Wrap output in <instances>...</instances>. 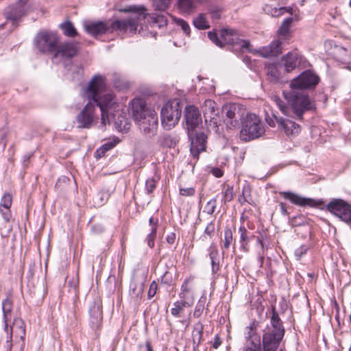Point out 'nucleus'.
Masks as SVG:
<instances>
[{"instance_id":"nucleus-56","label":"nucleus","mask_w":351,"mask_h":351,"mask_svg":"<svg viewBox=\"0 0 351 351\" xmlns=\"http://www.w3.org/2000/svg\"><path fill=\"white\" fill-rule=\"evenodd\" d=\"M212 272L216 274L219 270V262L218 260L211 261Z\"/></svg>"},{"instance_id":"nucleus-55","label":"nucleus","mask_w":351,"mask_h":351,"mask_svg":"<svg viewBox=\"0 0 351 351\" xmlns=\"http://www.w3.org/2000/svg\"><path fill=\"white\" fill-rule=\"evenodd\" d=\"M116 143L113 142H108L104 143L103 145H101L100 147L105 152H108L110 149H112Z\"/></svg>"},{"instance_id":"nucleus-28","label":"nucleus","mask_w":351,"mask_h":351,"mask_svg":"<svg viewBox=\"0 0 351 351\" xmlns=\"http://www.w3.org/2000/svg\"><path fill=\"white\" fill-rule=\"evenodd\" d=\"M239 232L240 234L241 248L243 251L247 252L249 251L248 244L252 238H254L255 236L250 234V232L247 230L245 227L240 226L239 228Z\"/></svg>"},{"instance_id":"nucleus-8","label":"nucleus","mask_w":351,"mask_h":351,"mask_svg":"<svg viewBox=\"0 0 351 351\" xmlns=\"http://www.w3.org/2000/svg\"><path fill=\"white\" fill-rule=\"evenodd\" d=\"M79 51V43L73 41H59L52 56V60H58L59 62H64L76 56Z\"/></svg>"},{"instance_id":"nucleus-44","label":"nucleus","mask_w":351,"mask_h":351,"mask_svg":"<svg viewBox=\"0 0 351 351\" xmlns=\"http://www.w3.org/2000/svg\"><path fill=\"white\" fill-rule=\"evenodd\" d=\"M223 11L222 8L219 6H213L209 9V12L213 20H218L221 18V14Z\"/></svg>"},{"instance_id":"nucleus-6","label":"nucleus","mask_w":351,"mask_h":351,"mask_svg":"<svg viewBox=\"0 0 351 351\" xmlns=\"http://www.w3.org/2000/svg\"><path fill=\"white\" fill-rule=\"evenodd\" d=\"M241 123L243 125L240 132V136L244 141H250L257 138L264 134V128L259 117L255 114H247Z\"/></svg>"},{"instance_id":"nucleus-11","label":"nucleus","mask_w":351,"mask_h":351,"mask_svg":"<svg viewBox=\"0 0 351 351\" xmlns=\"http://www.w3.org/2000/svg\"><path fill=\"white\" fill-rule=\"evenodd\" d=\"M188 136L191 141V154L194 158L197 160L199 154L206 150L207 136L203 132L192 130L188 132Z\"/></svg>"},{"instance_id":"nucleus-32","label":"nucleus","mask_w":351,"mask_h":351,"mask_svg":"<svg viewBox=\"0 0 351 351\" xmlns=\"http://www.w3.org/2000/svg\"><path fill=\"white\" fill-rule=\"evenodd\" d=\"M193 25L198 29H207L210 28L209 23L204 14H199L198 16L193 19Z\"/></svg>"},{"instance_id":"nucleus-19","label":"nucleus","mask_w":351,"mask_h":351,"mask_svg":"<svg viewBox=\"0 0 351 351\" xmlns=\"http://www.w3.org/2000/svg\"><path fill=\"white\" fill-rule=\"evenodd\" d=\"M279 194L285 199L289 200L291 203L299 206H308L310 207H315L317 206L315 199L302 197L291 191H280L279 192Z\"/></svg>"},{"instance_id":"nucleus-25","label":"nucleus","mask_w":351,"mask_h":351,"mask_svg":"<svg viewBox=\"0 0 351 351\" xmlns=\"http://www.w3.org/2000/svg\"><path fill=\"white\" fill-rule=\"evenodd\" d=\"M272 116L287 135H295L300 132V126L299 124L289 119L279 118L275 114H273Z\"/></svg>"},{"instance_id":"nucleus-9","label":"nucleus","mask_w":351,"mask_h":351,"mask_svg":"<svg viewBox=\"0 0 351 351\" xmlns=\"http://www.w3.org/2000/svg\"><path fill=\"white\" fill-rule=\"evenodd\" d=\"M223 112L226 114L228 121L227 125L230 128H236L244 119L245 109L237 104H228L223 107Z\"/></svg>"},{"instance_id":"nucleus-52","label":"nucleus","mask_w":351,"mask_h":351,"mask_svg":"<svg viewBox=\"0 0 351 351\" xmlns=\"http://www.w3.org/2000/svg\"><path fill=\"white\" fill-rule=\"evenodd\" d=\"M215 226L213 221L210 222L205 228L204 233L211 237L215 232Z\"/></svg>"},{"instance_id":"nucleus-41","label":"nucleus","mask_w":351,"mask_h":351,"mask_svg":"<svg viewBox=\"0 0 351 351\" xmlns=\"http://www.w3.org/2000/svg\"><path fill=\"white\" fill-rule=\"evenodd\" d=\"M217 207V197L211 199L205 206V210L208 215H213Z\"/></svg>"},{"instance_id":"nucleus-20","label":"nucleus","mask_w":351,"mask_h":351,"mask_svg":"<svg viewBox=\"0 0 351 351\" xmlns=\"http://www.w3.org/2000/svg\"><path fill=\"white\" fill-rule=\"evenodd\" d=\"M193 278H186L182 283L179 297L181 301L184 303L187 304L188 306H191L195 301V294L193 290V286L192 285V280Z\"/></svg>"},{"instance_id":"nucleus-16","label":"nucleus","mask_w":351,"mask_h":351,"mask_svg":"<svg viewBox=\"0 0 351 351\" xmlns=\"http://www.w3.org/2000/svg\"><path fill=\"white\" fill-rule=\"evenodd\" d=\"M130 111L136 123L143 119L144 117L149 116L151 112H155L147 108L145 101L140 98H135L131 101Z\"/></svg>"},{"instance_id":"nucleus-39","label":"nucleus","mask_w":351,"mask_h":351,"mask_svg":"<svg viewBox=\"0 0 351 351\" xmlns=\"http://www.w3.org/2000/svg\"><path fill=\"white\" fill-rule=\"evenodd\" d=\"M143 285L138 287L136 284L130 285V295L138 300L143 293Z\"/></svg>"},{"instance_id":"nucleus-1","label":"nucleus","mask_w":351,"mask_h":351,"mask_svg":"<svg viewBox=\"0 0 351 351\" xmlns=\"http://www.w3.org/2000/svg\"><path fill=\"white\" fill-rule=\"evenodd\" d=\"M319 80V77L315 72L304 71L291 81L289 91H283L288 106L276 96L274 101L284 114L302 120L304 112L316 108L315 101L309 97L306 90L314 89Z\"/></svg>"},{"instance_id":"nucleus-3","label":"nucleus","mask_w":351,"mask_h":351,"mask_svg":"<svg viewBox=\"0 0 351 351\" xmlns=\"http://www.w3.org/2000/svg\"><path fill=\"white\" fill-rule=\"evenodd\" d=\"M105 78L99 75H95L85 90V96L93 100L101 112V124H110L108 110L116 105L115 95L112 91L106 90Z\"/></svg>"},{"instance_id":"nucleus-43","label":"nucleus","mask_w":351,"mask_h":351,"mask_svg":"<svg viewBox=\"0 0 351 351\" xmlns=\"http://www.w3.org/2000/svg\"><path fill=\"white\" fill-rule=\"evenodd\" d=\"M176 23L178 26L180 27L184 34L189 36L191 34V28L189 23L182 19H176Z\"/></svg>"},{"instance_id":"nucleus-21","label":"nucleus","mask_w":351,"mask_h":351,"mask_svg":"<svg viewBox=\"0 0 351 351\" xmlns=\"http://www.w3.org/2000/svg\"><path fill=\"white\" fill-rule=\"evenodd\" d=\"M90 323L93 328H99L103 321L102 303L100 300L94 301L89 307Z\"/></svg>"},{"instance_id":"nucleus-35","label":"nucleus","mask_w":351,"mask_h":351,"mask_svg":"<svg viewBox=\"0 0 351 351\" xmlns=\"http://www.w3.org/2000/svg\"><path fill=\"white\" fill-rule=\"evenodd\" d=\"M267 74L271 82H278L280 79V72L276 65L270 64L267 67Z\"/></svg>"},{"instance_id":"nucleus-45","label":"nucleus","mask_w":351,"mask_h":351,"mask_svg":"<svg viewBox=\"0 0 351 351\" xmlns=\"http://www.w3.org/2000/svg\"><path fill=\"white\" fill-rule=\"evenodd\" d=\"M306 219L304 215H299L290 219V223L293 226H299L305 223Z\"/></svg>"},{"instance_id":"nucleus-46","label":"nucleus","mask_w":351,"mask_h":351,"mask_svg":"<svg viewBox=\"0 0 351 351\" xmlns=\"http://www.w3.org/2000/svg\"><path fill=\"white\" fill-rule=\"evenodd\" d=\"M208 37L217 46H219L220 47H223L224 46L223 43L220 40V39L219 38L216 32H208Z\"/></svg>"},{"instance_id":"nucleus-47","label":"nucleus","mask_w":351,"mask_h":351,"mask_svg":"<svg viewBox=\"0 0 351 351\" xmlns=\"http://www.w3.org/2000/svg\"><path fill=\"white\" fill-rule=\"evenodd\" d=\"M233 188L228 186L226 191L223 192V201L226 204V202H230L233 199Z\"/></svg>"},{"instance_id":"nucleus-62","label":"nucleus","mask_w":351,"mask_h":351,"mask_svg":"<svg viewBox=\"0 0 351 351\" xmlns=\"http://www.w3.org/2000/svg\"><path fill=\"white\" fill-rule=\"evenodd\" d=\"M265 121L271 127L275 126V121L272 118H270L269 116L265 117Z\"/></svg>"},{"instance_id":"nucleus-34","label":"nucleus","mask_w":351,"mask_h":351,"mask_svg":"<svg viewBox=\"0 0 351 351\" xmlns=\"http://www.w3.org/2000/svg\"><path fill=\"white\" fill-rule=\"evenodd\" d=\"M13 326L14 328H16V327L19 328V329L20 330L21 339L22 343L20 346L19 351H23L24 346H25L24 340H25V328L24 323L21 319H18V318L14 319V322H13Z\"/></svg>"},{"instance_id":"nucleus-42","label":"nucleus","mask_w":351,"mask_h":351,"mask_svg":"<svg viewBox=\"0 0 351 351\" xmlns=\"http://www.w3.org/2000/svg\"><path fill=\"white\" fill-rule=\"evenodd\" d=\"M156 225L154 224V226L152 228L151 231L148 234L147 239H146L147 245L151 248L154 247V240L156 238Z\"/></svg>"},{"instance_id":"nucleus-49","label":"nucleus","mask_w":351,"mask_h":351,"mask_svg":"<svg viewBox=\"0 0 351 351\" xmlns=\"http://www.w3.org/2000/svg\"><path fill=\"white\" fill-rule=\"evenodd\" d=\"M8 130L7 129H1L0 130V144L2 145L3 149H4L7 145V136Z\"/></svg>"},{"instance_id":"nucleus-23","label":"nucleus","mask_w":351,"mask_h":351,"mask_svg":"<svg viewBox=\"0 0 351 351\" xmlns=\"http://www.w3.org/2000/svg\"><path fill=\"white\" fill-rule=\"evenodd\" d=\"M12 300H10L9 298L5 299L2 302V310H3V319H4V322H5V330L7 332L8 335H10L8 337L9 339H8L7 341H6L8 349L10 351H11V349H12V344L11 343L12 335V327L10 328V331L9 332L8 322V320L10 319V314H11V312H12Z\"/></svg>"},{"instance_id":"nucleus-26","label":"nucleus","mask_w":351,"mask_h":351,"mask_svg":"<svg viewBox=\"0 0 351 351\" xmlns=\"http://www.w3.org/2000/svg\"><path fill=\"white\" fill-rule=\"evenodd\" d=\"M12 204V196L9 193L3 194L0 202V211L3 218L6 221H9L12 214L10 212V207Z\"/></svg>"},{"instance_id":"nucleus-24","label":"nucleus","mask_w":351,"mask_h":351,"mask_svg":"<svg viewBox=\"0 0 351 351\" xmlns=\"http://www.w3.org/2000/svg\"><path fill=\"white\" fill-rule=\"evenodd\" d=\"M264 330L285 334L282 322L274 305L271 306L270 326H267Z\"/></svg>"},{"instance_id":"nucleus-15","label":"nucleus","mask_w":351,"mask_h":351,"mask_svg":"<svg viewBox=\"0 0 351 351\" xmlns=\"http://www.w3.org/2000/svg\"><path fill=\"white\" fill-rule=\"evenodd\" d=\"M221 36L224 42L231 45H239L241 49H246L250 52L252 51L250 42L241 38L236 29H225L221 32Z\"/></svg>"},{"instance_id":"nucleus-58","label":"nucleus","mask_w":351,"mask_h":351,"mask_svg":"<svg viewBox=\"0 0 351 351\" xmlns=\"http://www.w3.org/2000/svg\"><path fill=\"white\" fill-rule=\"evenodd\" d=\"M279 206H280V211H281V213L283 215H289V213L287 211V206L285 205V203L283 202H280L279 203Z\"/></svg>"},{"instance_id":"nucleus-33","label":"nucleus","mask_w":351,"mask_h":351,"mask_svg":"<svg viewBox=\"0 0 351 351\" xmlns=\"http://www.w3.org/2000/svg\"><path fill=\"white\" fill-rule=\"evenodd\" d=\"M188 306L187 304L184 303L183 301H177L174 302L173 307L171 308V314L175 317H181L184 308Z\"/></svg>"},{"instance_id":"nucleus-27","label":"nucleus","mask_w":351,"mask_h":351,"mask_svg":"<svg viewBox=\"0 0 351 351\" xmlns=\"http://www.w3.org/2000/svg\"><path fill=\"white\" fill-rule=\"evenodd\" d=\"M202 110L206 122L212 121L215 119L218 111L216 108V103L211 99L205 100Z\"/></svg>"},{"instance_id":"nucleus-29","label":"nucleus","mask_w":351,"mask_h":351,"mask_svg":"<svg viewBox=\"0 0 351 351\" xmlns=\"http://www.w3.org/2000/svg\"><path fill=\"white\" fill-rule=\"evenodd\" d=\"M204 332V326L201 322L195 324L192 332L193 343L194 347H198L200 344Z\"/></svg>"},{"instance_id":"nucleus-7","label":"nucleus","mask_w":351,"mask_h":351,"mask_svg":"<svg viewBox=\"0 0 351 351\" xmlns=\"http://www.w3.org/2000/svg\"><path fill=\"white\" fill-rule=\"evenodd\" d=\"M59 41V35L52 31H40L34 38V44L40 52L52 56Z\"/></svg>"},{"instance_id":"nucleus-64","label":"nucleus","mask_w":351,"mask_h":351,"mask_svg":"<svg viewBox=\"0 0 351 351\" xmlns=\"http://www.w3.org/2000/svg\"><path fill=\"white\" fill-rule=\"evenodd\" d=\"M145 347L147 348V351H154L153 348H152V346L151 345V343L150 341H147L145 342Z\"/></svg>"},{"instance_id":"nucleus-13","label":"nucleus","mask_w":351,"mask_h":351,"mask_svg":"<svg viewBox=\"0 0 351 351\" xmlns=\"http://www.w3.org/2000/svg\"><path fill=\"white\" fill-rule=\"evenodd\" d=\"M136 123L141 134L147 138H152L157 134L158 121L156 112H151L149 115L144 117Z\"/></svg>"},{"instance_id":"nucleus-50","label":"nucleus","mask_w":351,"mask_h":351,"mask_svg":"<svg viewBox=\"0 0 351 351\" xmlns=\"http://www.w3.org/2000/svg\"><path fill=\"white\" fill-rule=\"evenodd\" d=\"M157 289H158V285L156 282V281H153L149 286V289L148 293H147V296H148L149 299H151L156 295Z\"/></svg>"},{"instance_id":"nucleus-57","label":"nucleus","mask_w":351,"mask_h":351,"mask_svg":"<svg viewBox=\"0 0 351 351\" xmlns=\"http://www.w3.org/2000/svg\"><path fill=\"white\" fill-rule=\"evenodd\" d=\"M166 241L169 244L174 243L176 241V234L174 232H171L170 234H167Z\"/></svg>"},{"instance_id":"nucleus-22","label":"nucleus","mask_w":351,"mask_h":351,"mask_svg":"<svg viewBox=\"0 0 351 351\" xmlns=\"http://www.w3.org/2000/svg\"><path fill=\"white\" fill-rule=\"evenodd\" d=\"M254 323L247 327L246 334V345L243 351H261L263 349L260 339H256V331L254 330Z\"/></svg>"},{"instance_id":"nucleus-10","label":"nucleus","mask_w":351,"mask_h":351,"mask_svg":"<svg viewBox=\"0 0 351 351\" xmlns=\"http://www.w3.org/2000/svg\"><path fill=\"white\" fill-rule=\"evenodd\" d=\"M327 210L338 217L341 221L348 224H351V205L342 199H337L329 202Z\"/></svg>"},{"instance_id":"nucleus-12","label":"nucleus","mask_w":351,"mask_h":351,"mask_svg":"<svg viewBox=\"0 0 351 351\" xmlns=\"http://www.w3.org/2000/svg\"><path fill=\"white\" fill-rule=\"evenodd\" d=\"M96 108L90 102L88 103L76 116L75 120L79 128H90L97 119Z\"/></svg>"},{"instance_id":"nucleus-5","label":"nucleus","mask_w":351,"mask_h":351,"mask_svg":"<svg viewBox=\"0 0 351 351\" xmlns=\"http://www.w3.org/2000/svg\"><path fill=\"white\" fill-rule=\"evenodd\" d=\"M183 108V103L179 99L167 101L160 111L161 121L164 128L170 130L179 121Z\"/></svg>"},{"instance_id":"nucleus-18","label":"nucleus","mask_w":351,"mask_h":351,"mask_svg":"<svg viewBox=\"0 0 351 351\" xmlns=\"http://www.w3.org/2000/svg\"><path fill=\"white\" fill-rule=\"evenodd\" d=\"M304 60V58L298 50L289 51L282 58V62L285 66V70L287 73L291 72L296 67L300 66Z\"/></svg>"},{"instance_id":"nucleus-31","label":"nucleus","mask_w":351,"mask_h":351,"mask_svg":"<svg viewBox=\"0 0 351 351\" xmlns=\"http://www.w3.org/2000/svg\"><path fill=\"white\" fill-rule=\"evenodd\" d=\"M178 6L181 12L190 14L195 9L193 0H178Z\"/></svg>"},{"instance_id":"nucleus-54","label":"nucleus","mask_w":351,"mask_h":351,"mask_svg":"<svg viewBox=\"0 0 351 351\" xmlns=\"http://www.w3.org/2000/svg\"><path fill=\"white\" fill-rule=\"evenodd\" d=\"M209 257L210 261L218 260V250L215 247L210 246L209 252Z\"/></svg>"},{"instance_id":"nucleus-14","label":"nucleus","mask_w":351,"mask_h":351,"mask_svg":"<svg viewBox=\"0 0 351 351\" xmlns=\"http://www.w3.org/2000/svg\"><path fill=\"white\" fill-rule=\"evenodd\" d=\"M27 2L28 0H18L14 4L6 9L5 17L7 19L12 21L14 25H16L17 21L29 12Z\"/></svg>"},{"instance_id":"nucleus-59","label":"nucleus","mask_w":351,"mask_h":351,"mask_svg":"<svg viewBox=\"0 0 351 351\" xmlns=\"http://www.w3.org/2000/svg\"><path fill=\"white\" fill-rule=\"evenodd\" d=\"M106 152L101 148L99 147V149H97L95 152V157L96 158L99 159V158H102L103 156H104Z\"/></svg>"},{"instance_id":"nucleus-61","label":"nucleus","mask_w":351,"mask_h":351,"mask_svg":"<svg viewBox=\"0 0 351 351\" xmlns=\"http://www.w3.org/2000/svg\"><path fill=\"white\" fill-rule=\"evenodd\" d=\"M221 341L219 337L217 336L215 339V341L213 344V347L214 348L217 349L219 348V346L221 345Z\"/></svg>"},{"instance_id":"nucleus-38","label":"nucleus","mask_w":351,"mask_h":351,"mask_svg":"<svg viewBox=\"0 0 351 351\" xmlns=\"http://www.w3.org/2000/svg\"><path fill=\"white\" fill-rule=\"evenodd\" d=\"M233 241L232 232L230 228L226 227L224 230V240L223 241V248L228 250Z\"/></svg>"},{"instance_id":"nucleus-37","label":"nucleus","mask_w":351,"mask_h":351,"mask_svg":"<svg viewBox=\"0 0 351 351\" xmlns=\"http://www.w3.org/2000/svg\"><path fill=\"white\" fill-rule=\"evenodd\" d=\"M206 301V296L202 295L199 298V301H198V302H197V305L195 306V311L193 312V317H194L198 318V317H199L202 315V313L204 311V309L205 308Z\"/></svg>"},{"instance_id":"nucleus-17","label":"nucleus","mask_w":351,"mask_h":351,"mask_svg":"<svg viewBox=\"0 0 351 351\" xmlns=\"http://www.w3.org/2000/svg\"><path fill=\"white\" fill-rule=\"evenodd\" d=\"M184 119L188 132L192 130H196L200 123H202L201 114L197 108L194 106H187L184 110Z\"/></svg>"},{"instance_id":"nucleus-63","label":"nucleus","mask_w":351,"mask_h":351,"mask_svg":"<svg viewBox=\"0 0 351 351\" xmlns=\"http://www.w3.org/2000/svg\"><path fill=\"white\" fill-rule=\"evenodd\" d=\"M264 258H264L263 252H262V253L258 252V261H259L261 267L263 264Z\"/></svg>"},{"instance_id":"nucleus-30","label":"nucleus","mask_w":351,"mask_h":351,"mask_svg":"<svg viewBox=\"0 0 351 351\" xmlns=\"http://www.w3.org/2000/svg\"><path fill=\"white\" fill-rule=\"evenodd\" d=\"M60 28L62 30L64 36L73 38L77 35V32L73 24L69 21H65L60 25Z\"/></svg>"},{"instance_id":"nucleus-2","label":"nucleus","mask_w":351,"mask_h":351,"mask_svg":"<svg viewBox=\"0 0 351 351\" xmlns=\"http://www.w3.org/2000/svg\"><path fill=\"white\" fill-rule=\"evenodd\" d=\"M119 11L121 12H133L137 14L138 16H131L125 20H115L110 24L103 21L90 23L84 25L85 31L94 37L114 31H119L123 33L129 31L135 33L138 25V21L145 19L147 16L146 8L143 5H130L126 8L120 9Z\"/></svg>"},{"instance_id":"nucleus-36","label":"nucleus","mask_w":351,"mask_h":351,"mask_svg":"<svg viewBox=\"0 0 351 351\" xmlns=\"http://www.w3.org/2000/svg\"><path fill=\"white\" fill-rule=\"evenodd\" d=\"M251 196V188L249 185H245L243 187L242 193L238 197V201L241 205H243L245 202L250 204L249 197Z\"/></svg>"},{"instance_id":"nucleus-40","label":"nucleus","mask_w":351,"mask_h":351,"mask_svg":"<svg viewBox=\"0 0 351 351\" xmlns=\"http://www.w3.org/2000/svg\"><path fill=\"white\" fill-rule=\"evenodd\" d=\"M173 282V273L170 271H166L161 278V283L167 286H171Z\"/></svg>"},{"instance_id":"nucleus-53","label":"nucleus","mask_w":351,"mask_h":351,"mask_svg":"<svg viewBox=\"0 0 351 351\" xmlns=\"http://www.w3.org/2000/svg\"><path fill=\"white\" fill-rule=\"evenodd\" d=\"M308 250V247L306 245H302L295 251V255L298 257V258H300L304 254H306Z\"/></svg>"},{"instance_id":"nucleus-48","label":"nucleus","mask_w":351,"mask_h":351,"mask_svg":"<svg viewBox=\"0 0 351 351\" xmlns=\"http://www.w3.org/2000/svg\"><path fill=\"white\" fill-rule=\"evenodd\" d=\"M156 180L154 178H149L146 180L145 188L147 193H151L156 188Z\"/></svg>"},{"instance_id":"nucleus-4","label":"nucleus","mask_w":351,"mask_h":351,"mask_svg":"<svg viewBox=\"0 0 351 351\" xmlns=\"http://www.w3.org/2000/svg\"><path fill=\"white\" fill-rule=\"evenodd\" d=\"M292 22L293 18L285 19L278 31L279 38L272 41L269 45L256 50L255 53L263 58L278 56L282 52L283 41L290 38V27Z\"/></svg>"},{"instance_id":"nucleus-60","label":"nucleus","mask_w":351,"mask_h":351,"mask_svg":"<svg viewBox=\"0 0 351 351\" xmlns=\"http://www.w3.org/2000/svg\"><path fill=\"white\" fill-rule=\"evenodd\" d=\"M99 195L101 196L100 197V202H97V204L102 205L106 201L108 195V194H104V193H101V194H99Z\"/></svg>"},{"instance_id":"nucleus-51","label":"nucleus","mask_w":351,"mask_h":351,"mask_svg":"<svg viewBox=\"0 0 351 351\" xmlns=\"http://www.w3.org/2000/svg\"><path fill=\"white\" fill-rule=\"evenodd\" d=\"M195 189L193 187L181 188L180 194L183 196H193L195 194Z\"/></svg>"}]
</instances>
